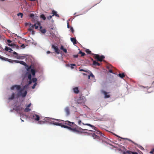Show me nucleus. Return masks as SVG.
Segmentation results:
<instances>
[{
    "mask_svg": "<svg viewBox=\"0 0 154 154\" xmlns=\"http://www.w3.org/2000/svg\"><path fill=\"white\" fill-rule=\"evenodd\" d=\"M50 122L53 125L67 128L72 131L78 134L85 133V131H89L91 132V134L93 138L96 140L102 139L103 138H106L103 137V134L100 131H95L82 129L76 125L74 122H71L69 121H64L61 120L53 119L50 120Z\"/></svg>",
    "mask_w": 154,
    "mask_h": 154,
    "instance_id": "f257e3e1",
    "label": "nucleus"
},
{
    "mask_svg": "<svg viewBox=\"0 0 154 154\" xmlns=\"http://www.w3.org/2000/svg\"><path fill=\"white\" fill-rule=\"evenodd\" d=\"M40 25L41 23H40L37 21L36 23H35L34 24L32 25L31 26V27L34 28L35 27V29H37L38 28V26H40V32L43 34L45 33L46 32V30L45 29L43 28L42 26H40Z\"/></svg>",
    "mask_w": 154,
    "mask_h": 154,
    "instance_id": "f03ea898",
    "label": "nucleus"
},
{
    "mask_svg": "<svg viewBox=\"0 0 154 154\" xmlns=\"http://www.w3.org/2000/svg\"><path fill=\"white\" fill-rule=\"evenodd\" d=\"M21 87L20 85H15L12 86L11 89V90H14L15 88H16L17 90L19 91L17 94V97H18L19 96H22V92L23 90L24 89H20Z\"/></svg>",
    "mask_w": 154,
    "mask_h": 154,
    "instance_id": "7ed1b4c3",
    "label": "nucleus"
},
{
    "mask_svg": "<svg viewBox=\"0 0 154 154\" xmlns=\"http://www.w3.org/2000/svg\"><path fill=\"white\" fill-rule=\"evenodd\" d=\"M4 60L5 61H7L8 62L13 63L14 62L17 63H19L20 64L26 66H28L26 64L24 61H19L17 60H14L11 59H10L7 58L5 57Z\"/></svg>",
    "mask_w": 154,
    "mask_h": 154,
    "instance_id": "20e7f679",
    "label": "nucleus"
},
{
    "mask_svg": "<svg viewBox=\"0 0 154 154\" xmlns=\"http://www.w3.org/2000/svg\"><path fill=\"white\" fill-rule=\"evenodd\" d=\"M94 58L97 60L98 61L101 62L105 58L104 56L102 55L100 56L99 55L95 54Z\"/></svg>",
    "mask_w": 154,
    "mask_h": 154,
    "instance_id": "39448f33",
    "label": "nucleus"
},
{
    "mask_svg": "<svg viewBox=\"0 0 154 154\" xmlns=\"http://www.w3.org/2000/svg\"><path fill=\"white\" fill-rule=\"evenodd\" d=\"M51 48L54 49L55 52L57 54H59L60 53V50L59 49L58 47L57 46H55L54 45H52L51 46Z\"/></svg>",
    "mask_w": 154,
    "mask_h": 154,
    "instance_id": "423d86ee",
    "label": "nucleus"
},
{
    "mask_svg": "<svg viewBox=\"0 0 154 154\" xmlns=\"http://www.w3.org/2000/svg\"><path fill=\"white\" fill-rule=\"evenodd\" d=\"M101 93L104 95L105 98H109L110 97V96L108 94L109 92H107L103 90H101Z\"/></svg>",
    "mask_w": 154,
    "mask_h": 154,
    "instance_id": "0eeeda50",
    "label": "nucleus"
},
{
    "mask_svg": "<svg viewBox=\"0 0 154 154\" xmlns=\"http://www.w3.org/2000/svg\"><path fill=\"white\" fill-rule=\"evenodd\" d=\"M64 110L66 113V116H68L70 114V111L69 108L68 106L66 107L64 109Z\"/></svg>",
    "mask_w": 154,
    "mask_h": 154,
    "instance_id": "6e6552de",
    "label": "nucleus"
},
{
    "mask_svg": "<svg viewBox=\"0 0 154 154\" xmlns=\"http://www.w3.org/2000/svg\"><path fill=\"white\" fill-rule=\"evenodd\" d=\"M32 118L36 121H38L40 119L39 116L37 114L33 115Z\"/></svg>",
    "mask_w": 154,
    "mask_h": 154,
    "instance_id": "1a4fd4ad",
    "label": "nucleus"
},
{
    "mask_svg": "<svg viewBox=\"0 0 154 154\" xmlns=\"http://www.w3.org/2000/svg\"><path fill=\"white\" fill-rule=\"evenodd\" d=\"M84 102V100L83 99H82L81 97L79 98L77 101V103L80 104H83Z\"/></svg>",
    "mask_w": 154,
    "mask_h": 154,
    "instance_id": "9d476101",
    "label": "nucleus"
},
{
    "mask_svg": "<svg viewBox=\"0 0 154 154\" xmlns=\"http://www.w3.org/2000/svg\"><path fill=\"white\" fill-rule=\"evenodd\" d=\"M82 124L84 125H87V126H90V127H91V128H92L95 131L97 130L96 128L95 127L94 125H92L90 124H88V123L85 124L83 123H82Z\"/></svg>",
    "mask_w": 154,
    "mask_h": 154,
    "instance_id": "9b49d317",
    "label": "nucleus"
},
{
    "mask_svg": "<svg viewBox=\"0 0 154 154\" xmlns=\"http://www.w3.org/2000/svg\"><path fill=\"white\" fill-rule=\"evenodd\" d=\"M73 90L75 94H78L79 92L78 88L77 87H75L73 88Z\"/></svg>",
    "mask_w": 154,
    "mask_h": 154,
    "instance_id": "f8f14e48",
    "label": "nucleus"
},
{
    "mask_svg": "<svg viewBox=\"0 0 154 154\" xmlns=\"http://www.w3.org/2000/svg\"><path fill=\"white\" fill-rule=\"evenodd\" d=\"M29 17L32 18L34 20H36V21L37 20V18H38V17L37 16L34 17V14H30Z\"/></svg>",
    "mask_w": 154,
    "mask_h": 154,
    "instance_id": "ddd939ff",
    "label": "nucleus"
},
{
    "mask_svg": "<svg viewBox=\"0 0 154 154\" xmlns=\"http://www.w3.org/2000/svg\"><path fill=\"white\" fill-rule=\"evenodd\" d=\"M70 39L71 42H73L74 45L76 44H77V41L75 38H71Z\"/></svg>",
    "mask_w": 154,
    "mask_h": 154,
    "instance_id": "4468645a",
    "label": "nucleus"
},
{
    "mask_svg": "<svg viewBox=\"0 0 154 154\" xmlns=\"http://www.w3.org/2000/svg\"><path fill=\"white\" fill-rule=\"evenodd\" d=\"M47 121L46 119H44L43 121H40L38 122V124H42L46 123Z\"/></svg>",
    "mask_w": 154,
    "mask_h": 154,
    "instance_id": "2eb2a0df",
    "label": "nucleus"
},
{
    "mask_svg": "<svg viewBox=\"0 0 154 154\" xmlns=\"http://www.w3.org/2000/svg\"><path fill=\"white\" fill-rule=\"evenodd\" d=\"M52 14H53L52 15L53 16L55 15V16L57 17H60L59 15L57 14V12L55 11L54 10H53L52 11Z\"/></svg>",
    "mask_w": 154,
    "mask_h": 154,
    "instance_id": "dca6fc26",
    "label": "nucleus"
},
{
    "mask_svg": "<svg viewBox=\"0 0 154 154\" xmlns=\"http://www.w3.org/2000/svg\"><path fill=\"white\" fill-rule=\"evenodd\" d=\"M93 65L95 66H99L100 65V64L98 63V62L95 60L93 61Z\"/></svg>",
    "mask_w": 154,
    "mask_h": 154,
    "instance_id": "f3484780",
    "label": "nucleus"
},
{
    "mask_svg": "<svg viewBox=\"0 0 154 154\" xmlns=\"http://www.w3.org/2000/svg\"><path fill=\"white\" fill-rule=\"evenodd\" d=\"M60 49L61 50H62L65 53H67V50L66 49L64 48L63 46V45H61L60 47Z\"/></svg>",
    "mask_w": 154,
    "mask_h": 154,
    "instance_id": "a211bd4d",
    "label": "nucleus"
},
{
    "mask_svg": "<svg viewBox=\"0 0 154 154\" xmlns=\"http://www.w3.org/2000/svg\"><path fill=\"white\" fill-rule=\"evenodd\" d=\"M127 152L128 154H138V153L136 152H132L129 150L127 151Z\"/></svg>",
    "mask_w": 154,
    "mask_h": 154,
    "instance_id": "6ab92c4d",
    "label": "nucleus"
},
{
    "mask_svg": "<svg viewBox=\"0 0 154 154\" xmlns=\"http://www.w3.org/2000/svg\"><path fill=\"white\" fill-rule=\"evenodd\" d=\"M15 94L14 93H13L12 95L10 97L8 98L9 100H13L14 98Z\"/></svg>",
    "mask_w": 154,
    "mask_h": 154,
    "instance_id": "aec40b11",
    "label": "nucleus"
},
{
    "mask_svg": "<svg viewBox=\"0 0 154 154\" xmlns=\"http://www.w3.org/2000/svg\"><path fill=\"white\" fill-rule=\"evenodd\" d=\"M25 57L24 56H19L17 57V59H23L25 58Z\"/></svg>",
    "mask_w": 154,
    "mask_h": 154,
    "instance_id": "412c9836",
    "label": "nucleus"
},
{
    "mask_svg": "<svg viewBox=\"0 0 154 154\" xmlns=\"http://www.w3.org/2000/svg\"><path fill=\"white\" fill-rule=\"evenodd\" d=\"M119 76L121 78H123L125 76L124 73H119Z\"/></svg>",
    "mask_w": 154,
    "mask_h": 154,
    "instance_id": "4be33fe9",
    "label": "nucleus"
},
{
    "mask_svg": "<svg viewBox=\"0 0 154 154\" xmlns=\"http://www.w3.org/2000/svg\"><path fill=\"white\" fill-rule=\"evenodd\" d=\"M40 17L43 20H45L46 19V17L44 14H42L40 15Z\"/></svg>",
    "mask_w": 154,
    "mask_h": 154,
    "instance_id": "5701e85b",
    "label": "nucleus"
},
{
    "mask_svg": "<svg viewBox=\"0 0 154 154\" xmlns=\"http://www.w3.org/2000/svg\"><path fill=\"white\" fill-rule=\"evenodd\" d=\"M13 54H14V55H15L16 56L14 57L16 58H17V56H19V54L17 52L15 51H14Z\"/></svg>",
    "mask_w": 154,
    "mask_h": 154,
    "instance_id": "b1692460",
    "label": "nucleus"
},
{
    "mask_svg": "<svg viewBox=\"0 0 154 154\" xmlns=\"http://www.w3.org/2000/svg\"><path fill=\"white\" fill-rule=\"evenodd\" d=\"M31 110V109H30L29 108L27 107H26L24 111L25 112H28L30 111Z\"/></svg>",
    "mask_w": 154,
    "mask_h": 154,
    "instance_id": "393cba45",
    "label": "nucleus"
},
{
    "mask_svg": "<svg viewBox=\"0 0 154 154\" xmlns=\"http://www.w3.org/2000/svg\"><path fill=\"white\" fill-rule=\"evenodd\" d=\"M31 72L33 75H34L35 74V71L34 69H31Z\"/></svg>",
    "mask_w": 154,
    "mask_h": 154,
    "instance_id": "a878e982",
    "label": "nucleus"
},
{
    "mask_svg": "<svg viewBox=\"0 0 154 154\" xmlns=\"http://www.w3.org/2000/svg\"><path fill=\"white\" fill-rule=\"evenodd\" d=\"M27 93V91H25L23 94H22V97H25Z\"/></svg>",
    "mask_w": 154,
    "mask_h": 154,
    "instance_id": "bb28decb",
    "label": "nucleus"
},
{
    "mask_svg": "<svg viewBox=\"0 0 154 154\" xmlns=\"http://www.w3.org/2000/svg\"><path fill=\"white\" fill-rule=\"evenodd\" d=\"M79 54H81V57H83L85 55V54L84 53L82 52V51H80Z\"/></svg>",
    "mask_w": 154,
    "mask_h": 154,
    "instance_id": "cd10ccee",
    "label": "nucleus"
},
{
    "mask_svg": "<svg viewBox=\"0 0 154 154\" xmlns=\"http://www.w3.org/2000/svg\"><path fill=\"white\" fill-rule=\"evenodd\" d=\"M85 51L88 54H91V51L88 49H86Z\"/></svg>",
    "mask_w": 154,
    "mask_h": 154,
    "instance_id": "c85d7f7f",
    "label": "nucleus"
},
{
    "mask_svg": "<svg viewBox=\"0 0 154 154\" xmlns=\"http://www.w3.org/2000/svg\"><path fill=\"white\" fill-rule=\"evenodd\" d=\"M37 80V79L35 78H33L32 79V81L35 83H36V82Z\"/></svg>",
    "mask_w": 154,
    "mask_h": 154,
    "instance_id": "c756f323",
    "label": "nucleus"
},
{
    "mask_svg": "<svg viewBox=\"0 0 154 154\" xmlns=\"http://www.w3.org/2000/svg\"><path fill=\"white\" fill-rule=\"evenodd\" d=\"M17 16H21V18L23 17V14L22 13H20L17 14Z\"/></svg>",
    "mask_w": 154,
    "mask_h": 154,
    "instance_id": "7c9ffc66",
    "label": "nucleus"
},
{
    "mask_svg": "<svg viewBox=\"0 0 154 154\" xmlns=\"http://www.w3.org/2000/svg\"><path fill=\"white\" fill-rule=\"evenodd\" d=\"M31 74H29L28 76V78L29 80H31Z\"/></svg>",
    "mask_w": 154,
    "mask_h": 154,
    "instance_id": "2f4dec72",
    "label": "nucleus"
},
{
    "mask_svg": "<svg viewBox=\"0 0 154 154\" xmlns=\"http://www.w3.org/2000/svg\"><path fill=\"white\" fill-rule=\"evenodd\" d=\"M8 45L9 46H15V45L14 44H8Z\"/></svg>",
    "mask_w": 154,
    "mask_h": 154,
    "instance_id": "473e14b6",
    "label": "nucleus"
},
{
    "mask_svg": "<svg viewBox=\"0 0 154 154\" xmlns=\"http://www.w3.org/2000/svg\"><path fill=\"white\" fill-rule=\"evenodd\" d=\"M9 48L8 47H5V50L6 51H9Z\"/></svg>",
    "mask_w": 154,
    "mask_h": 154,
    "instance_id": "72a5a7b5",
    "label": "nucleus"
},
{
    "mask_svg": "<svg viewBox=\"0 0 154 154\" xmlns=\"http://www.w3.org/2000/svg\"><path fill=\"white\" fill-rule=\"evenodd\" d=\"M36 85H37V83H35L34 85L32 87V89H34L35 88V86H36Z\"/></svg>",
    "mask_w": 154,
    "mask_h": 154,
    "instance_id": "f704fd0d",
    "label": "nucleus"
},
{
    "mask_svg": "<svg viewBox=\"0 0 154 154\" xmlns=\"http://www.w3.org/2000/svg\"><path fill=\"white\" fill-rule=\"evenodd\" d=\"M154 152V149H152L151 151L149 152V153L151 154H153Z\"/></svg>",
    "mask_w": 154,
    "mask_h": 154,
    "instance_id": "c9c22d12",
    "label": "nucleus"
},
{
    "mask_svg": "<svg viewBox=\"0 0 154 154\" xmlns=\"http://www.w3.org/2000/svg\"><path fill=\"white\" fill-rule=\"evenodd\" d=\"M70 65L71 66V67L72 69H73V66H76L75 64H70Z\"/></svg>",
    "mask_w": 154,
    "mask_h": 154,
    "instance_id": "e433bc0d",
    "label": "nucleus"
},
{
    "mask_svg": "<svg viewBox=\"0 0 154 154\" xmlns=\"http://www.w3.org/2000/svg\"><path fill=\"white\" fill-rule=\"evenodd\" d=\"M5 57L0 55V59L3 60H4Z\"/></svg>",
    "mask_w": 154,
    "mask_h": 154,
    "instance_id": "4c0bfd02",
    "label": "nucleus"
},
{
    "mask_svg": "<svg viewBox=\"0 0 154 154\" xmlns=\"http://www.w3.org/2000/svg\"><path fill=\"white\" fill-rule=\"evenodd\" d=\"M27 67H28V68H27V71H29V69L31 68V66H26Z\"/></svg>",
    "mask_w": 154,
    "mask_h": 154,
    "instance_id": "58836bf2",
    "label": "nucleus"
},
{
    "mask_svg": "<svg viewBox=\"0 0 154 154\" xmlns=\"http://www.w3.org/2000/svg\"><path fill=\"white\" fill-rule=\"evenodd\" d=\"M52 16H49L47 18L48 19V20H50L52 18Z\"/></svg>",
    "mask_w": 154,
    "mask_h": 154,
    "instance_id": "ea45409f",
    "label": "nucleus"
},
{
    "mask_svg": "<svg viewBox=\"0 0 154 154\" xmlns=\"http://www.w3.org/2000/svg\"><path fill=\"white\" fill-rule=\"evenodd\" d=\"M90 76H91V77H94V75L92 73H91L90 74V75H89L88 76V78L89 79L90 78Z\"/></svg>",
    "mask_w": 154,
    "mask_h": 154,
    "instance_id": "a19ab883",
    "label": "nucleus"
},
{
    "mask_svg": "<svg viewBox=\"0 0 154 154\" xmlns=\"http://www.w3.org/2000/svg\"><path fill=\"white\" fill-rule=\"evenodd\" d=\"M78 122V124L79 125L81 124V123H82L81 121L80 120H79Z\"/></svg>",
    "mask_w": 154,
    "mask_h": 154,
    "instance_id": "79ce46f5",
    "label": "nucleus"
},
{
    "mask_svg": "<svg viewBox=\"0 0 154 154\" xmlns=\"http://www.w3.org/2000/svg\"><path fill=\"white\" fill-rule=\"evenodd\" d=\"M70 29L72 33L74 32V29L72 27H70Z\"/></svg>",
    "mask_w": 154,
    "mask_h": 154,
    "instance_id": "37998d69",
    "label": "nucleus"
},
{
    "mask_svg": "<svg viewBox=\"0 0 154 154\" xmlns=\"http://www.w3.org/2000/svg\"><path fill=\"white\" fill-rule=\"evenodd\" d=\"M79 71H83V72H87L86 71V70H84L83 69H79Z\"/></svg>",
    "mask_w": 154,
    "mask_h": 154,
    "instance_id": "c03bdc74",
    "label": "nucleus"
},
{
    "mask_svg": "<svg viewBox=\"0 0 154 154\" xmlns=\"http://www.w3.org/2000/svg\"><path fill=\"white\" fill-rule=\"evenodd\" d=\"M73 57H74V58H77L78 57V54H75V55H73Z\"/></svg>",
    "mask_w": 154,
    "mask_h": 154,
    "instance_id": "a18cd8bd",
    "label": "nucleus"
},
{
    "mask_svg": "<svg viewBox=\"0 0 154 154\" xmlns=\"http://www.w3.org/2000/svg\"><path fill=\"white\" fill-rule=\"evenodd\" d=\"M32 30L33 29L32 28H29L28 29V31H32Z\"/></svg>",
    "mask_w": 154,
    "mask_h": 154,
    "instance_id": "49530a36",
    "label": "nucleus"
},
{
    "mask_svg": "<svg viewBox=\"0 0 154 154\" xmlns=\"http://www.w3.org/2000/svg\"><path fill=\"white\" fill-rule=\"evenodd\" d=\"M21 47H22L23 48H24L25 47V46L24 45V44H23L21 45Z\"/></svg>",
    "mask_w": 154,
    "mask_h": 154,
    "instance_id": "de8ad7c7",
    "label": "nucleus"
},
{
    "mask_svg": "<svg viewBox=\"0 0 154 154\" xmlns=\"http://www.w3.org/2000/svg\"><path fill=\"white\" fill-rule=\"evenodd\" d=\"M7 42L8 43H11L12 42V41L11 40L8 39L7 40Z\"/></svg>",
    "mask_w": 154,
    "mask_h": 154,
    "instance_id": "09e8293b",
    "label": "nucleus"
},
{
    "mask_svg": "<svg viewBox=\"0 0 154 154\" xmlns=\"http://www.w3.org/2000/svg\"><path fill=\"white\" fill-rule=\"evenodd\" d=\"M13 51V50L11 48H9V51H8V52H11Z\"/></svg>",
    "mask_w": 154,
    "mask_h": 154,
    "instance_id": "8fccbe9b",
    "label": "nucleus"
},
{
    "mask_svg": "<svg viewBox=\"0 0 154 154\" xmlns=\"http://www.w3.org/2000/svg\"><path fill=\"white\" fill-rule=\"evenodd\" d=\"M31 103H29V104L27 106V107H28V108H29V107H30L31 106Z\"/></svg>",
    "mask_w": 154,
    "mask_h": 154,
    "instance_id": "3c124183",
    "label": "nucleus"
},
{
    "mask_svg": "<svg viewBox=\"0 0 154 154\" xmlns=\"http://www.w3.org/2000/svg\"><path fill=\"white\" fill-rule=\"evenodd\" d=\"M109 71L110 73H113L112 70V69H109Z\"/></svg>",
    "mask_w": 154,
    "mask_h": 154,
    "instance_id": "603ef678",
    "label": "nucleus"
},
{
    "mask_svg": "<svg viewBox=\"0 0 154 154\" xmlns=\"http://www.w3.org/2000/svg\"><path fill=\"white\" fill-rule=\"evenodd\" d=\"M32 83V81L31 80H29V84H30Z\"/></svg>",
    "mask_w": 154,
    "mask_h": 154,
    "instance_id": "864d4df0",
    "label": "nucleus"
},
{
    "mask_svg": "<svg viewBox=\"0 0 154 154\" xmlns=\"http://www.w3.org/2000/svg\"><path fill=\"white\" fill-rule=\"evenodd\" d=\"M47 53L48 54H50V53H51V52L50 51H48L47 52Z\"/></svg>",
    "mask_w": 154,
    "mask_h": 154,
    "instance_id": "5fc2aeb1",
    "label": "nucleus"
},
{
    "mask_svg": "<svg viewBox=\"0 0 154 154\" xmlns=\"http://www.w3.org/2000/svg\"><path fill=\"white\" fill-rule=\"evenodd\" d=\"M67 27L68 28H69V27H70V26H69V23H68V24H67Z\"/></svg>",
    "mask_w": 154,
    "mask_h": 154,
    "instance_id": "6e6d98bb",
    "label": "nucleus"
},
{
    "mask_svg": "<svg viewBox=\"0 0 154 154\" xmlns=\"http://www.w3.org/2000/svg\"><path fill=\"white\" fill-rule=\"evenodd\" d=\"M112 67V66L110 65L109 66H108L107 67H108V68L109 69V68H110V67Z\"/></svg>",
    "mask_w": 154,
    "mask_h": 154,
    "instance_id": "4d7b16f0",
    "label": "nucleus"
},
{
    "mask_svg": "<svg viewBox=\"0 0 154 154\" xmlns=\"http://www.w3.org/2000/svg\"><path fill=\"white\" fill-rule=\"evenodd\" d=\"M32 34H34V32L32 30Z\"/></svg>",
    "mask_w": 154,
    "mask_h": 154,
    "instance_id": "13d9d810",
    "label": "nucleus"
},
{
    "mask_svg": "<svg viewBox=\"0 0 154 154\" xmlns=\"http://www.w3.org/2000/svg\"><path fill=\"white\" fill-rule=\"evenodd\" d=\"M126 153H127V151H126V152H124L123 153V154H126Z\"/></svg>",
    "mask_w": 154,
    "mask_h": 154,
    "instance_id": "bf43d9fd",
    "label": "nucleus"
},
{
    "mask_svg": "<svg viewBox=\"0 0 154 154\" xmlns=\"http://www.w3.org/2000/svg\"><path fill=\"white\" fill-rule=\"evenodd\" d=\"M154 84V81L153 82L152 84V85H153Z\"/></svg>",
    "mask_w": 154,
    "mask_h": 154,
    "instance_id": "052dcab7",
    "label": "nucleus"
},
{
    "mask_svg": "<svg viewBox=\"0 0 154 154\" xmlns=\"http://www.w3.org/2000/svg\"><path fill=\"white\" fill-rule=\"evenodd\" d=\"M126 139L127 140H128L131 141V140H129V139H128L127 138V139Z\"/></svg>",
    "mask_w": 154,
    "mask_h": 154,
    "instance_id": "680f3d73",
    "label": "nucleus"
},
{
    "mask_svg": "<svg viewBox=\"0 0 154 154\" xmlns=\"http://www.w3.org/2000/svg\"><path fill=\"white\" fill-rule=\"evenodd\" d=\"M21 120L22 121V122H23V121H23V120H22V119H21Z\"/></svg>",
    "mask_w": 154,
    "mask_h": 154,
    "instance_id": "e2e57ef3",
    "label": "nucleus"
},
{
    "mask_svg": "<svg viewBox=\"0 0 154 154\" xmlns=\"http://www.w3.org/2000/svg\"><path fill=\"white\" fill-rule=\"evenodd\" d=\"M116 135V136H117V137H119L117 135Z\"/></svg>",
    "mask_w": 154,
    "mask_h": 154,
    "instance_id": "0e129e2a",
    "label": "nucleus"
}]
</instances>
